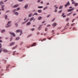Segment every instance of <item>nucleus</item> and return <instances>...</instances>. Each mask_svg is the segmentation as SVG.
Instances as JSON below:
<instances>
[{"mask_svg": "<svg viewBox=\"0 0 78 78\" xmlns=\"http://www.w3.org/2000/svg\"><path fill=\"white\" fill-rule=\"evenodd\" d=\"M19 32H20V36H21L22 34V30H18L16 31V33H19Z\"/></svg>", "mask_w": 78, "mask_h": 78, "instance_id": "f257e3e1", "label": "nucleus"}, {"mask_svg": "<svg viewBox=\"0 0 78 78\" xmlns=\"http://www.w3.org/2000/svg\"><path fill=\"white\" fill-rule=\"evenodd\" d=\"M69 5H70V2L69 1H68L66 5H65V8H66L67 6H69Z\"/></svg>", "mask_w": 78, "mask_h": 78, "instance_id": "f03ea898", "label": "nucleus"}, {"mask_svg": "<svg viewBox=\"0 0 78 78\" xmlns=\"http://www.w3.org/2000/svg\"><path fill=\"white\" fill-rule=\"evenodd\" d=\"M9 34H10L12 35V36H13L14 37H16V35H15V34H14V33H12V32H10Z\"/></svg>", "mask_w": 78, "mask_h": 78, "instance_id": "7ed1b4c3", "label": "nucleus"}, {"mask_svg": "<svg viewBox=\"0 0 78 78\" xmlns=\"http://www.w3.org/2000/svg\"><path fill=\"white\" fill-rule=\"evenodd\" d=\"M42 25H41L39 26V27L37 29V30H40L41 29V27H42Z\"/></svg>", "mask_w": 78, "mask_h": 78, "instance_id": "20e7f679", "label": "nucleus"}, {"mask_svg": "<svg viewBox=\"0 0 78 78\" xmlns=\"http://www.w3.org/2000/svg\"><path fill=\"white\" fill-rule=\"evenodd\" d=\"M14 44H15V42H12L10 44V46H12V45H14Z\"/></svg>", "mask_w": 78, "mask_h": 78, "instance_id": "39448f33", "label": "nucleus"}, {"mask_svg": "<svg viewBox=\"0 0 78 78\" xmlns=\"http://www.w3.org/2000/svg\"><path fill=\"white\" fill-rule=\"evenodd\" d=\"M56 25H57L56 23H54L52 24V27H53V26H54V27H53V28H54L55 27H56Z\"/></svg>", "mask_w": 78, "mask_h": 78, "instance_id": "423d86ee", "label": "nucleus"}, {"mask_svg": "<svg viewBox=\"0 0 78 78\" xmlns=\"http://www.w3.org/2000/svg\"><path fill=\"white\" fill-rule=\"evenodd\" d=\"M14 15H16V16H17L18 14H19V13H18V12H15L14 13Z\"/></svg>", "mask_w": 78, "mask_h": 78, "instance_id": "0eeeda50", "label": "nucleus"}, {"mask_svg": "<svg viewBox=\"0 0 78 78\" xmlns=\"http://www.w3.org/2000/svg\"><path fill=\"white\" fill-rule=\"evenodd\" d=\"M36 44V43H34L32 45H31V47H33V46H34Z\"/></svg>", "mask_w": 78, "mask_h": 78, "instance_id": "6e6552de", "label": "nucleus"}, {"mask_svg": "<svg viewBox=\"0 0 78 78\" xmlns=\"http://www.w3.org/2000/svg\"><path fill=\"white\" fill-rule=\"evenodd\" d=\"M72 13V12H71L70 13H68V14L67 15V16H70Z\"/></svg>", "mask_w": 78, "mask_h": 78, "instance_id": "1a4fd4ad", "label": "nucleus"}, {"mask_svg": "<svg viewBox=\"0 0 78 78\" xmlns=\"http://www.w3.org/2000/svg\"><path fill=\"white\" fill-rule=\"evenodd\" d=\"M3 51H4V52H7L8 51V50L6 49H3Z\"/></svg>", "mask_w": 78, "mask_h": 78, "instance_id": "9d476101", "label": "nucleus"}, {"mask_svg": "<svg viewBox=\"0 0 78 78\" xmlns=\"http://www.w3.org/2000/svg\"><path fill=\"white\" fill-rule=\"evenodd\" d=\"M4 32H5V30L3 29V30H2L1 31V33H4Z\"/></svg>", "mask_w": 78, "mask_h": 78, "instance_id": "9b49d317", "label": "nucleus"}, {"mask_svg": "<svg viewBox=\"0 0 78 78\" xmlns=\"http://www.w3.org/2000/svg\"><path fill=\"white\" fill-rule=\"evenodd\" d=\"M19 5H14L13 7V8H16V7H17Z\"/></svg>", "mask_w": 78, "mask_h": 78, "instance_id": "f8f14e48", "label": "nucleus"}, {"mask_svg": "<svg viewBox=\"0 0 78 78\" xmlns=\"http://www.w3.org/2000/svg\"><path fill=\"white\" fill-rule=\"evenodd\" d=\"M30 24H31V22H28L27 24H26V25H30Z\"/></svg>", "mask_w": 78, "mask_h": 78, "instance_id": "ddd939ff", "label": "nucleus"}, {"mask_svg": "<svg viewBox=\"0 0 78 78\" xmlns=\"http://www.w3.org/2000/svg\"><path fill=\"white\" fill-rule=\"evenodd\" d=\"M34 19V17H32L30 20V21H32Z\"/></svg>", "mask_w": 78, "mask_h": 78, "instance_id": "4468645a", "label": "nucleus"}, {"mask_svg": "<svg viewBox=\"0 0 78 78\" xmlns=\"http://www.w3.org/2000/svg\"><path fill=\"white\" fill-rule=\"evenodd\" d=\"M32 16V13H30L29 15V17H31Z\"/></svg>", "mask_w": 78, "mask_h": 78, "instance_id": "2eb2a0df", "label": "nucleus"}, {"mask_svg": "<svg viewBox=\"0 0 78 78\" xmlns=\"http://www.w3.org/2000/svg\"><path fill=\"white\" fill-rule=\"evenodd\" d=\"M38 12H39L40 13H41L42 12V10L40 9L38 10Z\"/></svg>", "mask_w": 78, "mask_h": 78, "instance_id": "dca6fc26", "label": "nucleus"}, {"mask_svg": "<svg viewBox=\"0 0 78 78\" xmlns=\"http://www.w3.org/2000/svg\"><path fill=\"white\" fill-rule=\"evenodd\" d=\"M38 20H41L42 19V17L41 16H39L38 18Z\"/></svg>", "mask_w": 78, "mask_h": 78, "instance_id": "f3484780", "label": "nucleus"}, {"mask_svg": "<svg viewBox=\"0 0 78 78\" xmlns=\"http://www.w3.org/2000/svg\"><path fill=\"white\" fill-rule=\"evenodd\" d=\"M55 31V30H52V31H51V33L52 34V35L54 34H55V33H54V32Z\"/></svg>", "mask_w": 78, "mask_h": 78, "instance_id": "a211bd4d", "label": "nucleus"}, {"mask_svg": "<svg viewBox=\"0 0 78 78\" xmlns=\"http://www.w3.org/2000/svg\"><path fill=\"white\" fill-rule=\"evenodd\" d=\"M74 5H75V6H78V3H74Z\"/></svg>", "mask_w": 78, "mask_h": 78, "instance_id": "6ab92c4d", "label": "nucleus"}, {"mask_svg": "<svg viewBox=\"0 0 78 78\" xmlns=\"http://www.w3.org/2000/svg\"><path fill=\"white\" fill-rule=\"evenodd\" d=\"M19 39H20V37H18L16 38V40L17 41H18V40H19Z\"/></svg>", "mask_w": 78, "mask_h": 78, "instance_id": "aec40b11", "label": "nucleus"}, {"mask_svg": "<svg viewBox=\"0 0 78 78\" xmlns=\"http://www.w3.org/2000/svg\"><path fill=\"white\" fill-rule=\"evenodd\" d=\"M28 5H26L24 6L25 8H27L28 7Z\"/></svg>", "mask_w": 78, "mask_h": 78, "instance_id": "412c9836", "label": "nucleus"}, {"mask_svg": "<svg viewBox=\"0 0 78 78\" xmlns=\"http://www.w3.org/2000/svg\"><path fill=\"white\" fill-rule=\"evenodd\" d=\"M11 23V21H9V22H8L7 25H9V24H10Z\"/></svg>", "mask_w": 78, "mask_h": 78, "instance_id": "4be33fe9", "label": "nucleus"}, {"mask_svg": "<svg viewBox=\"0 0 78 78\" xmlns=\"http://www.w3.org/2000/svg\"><path fill=\"white\" fill-rule=\"evenodd\" d=\"M4 17H5V19H6L8 17V16H7V15H5L4 16Z\"/></svg>", "mask_w": 78, "mask_h": 78, "instance_id": "5701e85b", "label": "nucleus"}, {"mask_svg": "<svg viewBox=\"0 0 78 78\" xmlns=\"http://www.w3.org/2000/svg\"><path fill=\"white\" fill-rule=\"evenodd\" d=\"M69 18H67L66 19V22H67L68 21H69Z\"/></svg>", "mask_w": 78, "mask_h": 78, "instance_id": "b1692460", "label": "nucleus"}, {"mask_svg": "<svg viewBox=\"0 0 78 78\" xmlns=\"http://www.w3.org/2000/svg\"><path fill=\"white\" fill-rule=\"evenodd\" d=\"M9 66H10V65H8L6 67V69H9Z\"/></svg>", "mask_w": 78, "mask_h": 78, "instance_id": "393cba45", "label": "nucleus"}, {"mask_svg": "<svg viewBox=\"0 0 78 78\" xmlns=\"http://www.w3.org/2000/svg\"><path fill=\"white\" fill-rule=\"evenodd\" d=\"M10 26H11V25H9L5 26V27H6V28H8V27H10Z\"/></svg>", "mask_w": 78, "mask_h": 78, "instance_id": "a878e982", "label": "nucleus"}, {"mask_svg": "<svg viewBox=\"0 0 78 78\" xmlns=\"http://www.w3.org/2000/svg\"><path fill=\"white\" fill-rule=\"evenodd\" d=\"M34 15H35V16H37V13H34V14L33 15V16Z\"/></svg>", "mask_w": 78, "mask_h": 78, "instance_id": "bb28decb", "label": "nucleus"}, {"mask_svg": "<svg viewBox=\"0 0 78 78\" xmlns=\"http://www.w3.org/2000/svg\"><path fill=\"white\" fill-rule=\"evenodd\" d=\"M63 7V6H60L59 8V9H62V7Z\"/></svg>", "mask_w": 78, "mask_h": 78, "instance_id": "cd10ccee", "label": "nucleus"}, {"mask_svg": "<svg viewBox=\"0 0 78 78\" xmlns=\"http://www.w3.org/2000/svg\"><path fill=\"white\" fill-rule=\"evenodd\" d=\"M17 48V46H16L12 48V50H13V49H15V48Z\"/></svg>", "mask_w": 78, "mask_h": 78, "instance_id": "c85d7f7f", "label": "nucleus"}, {"mask_svg": "<svg viewBox=\"0 0 78 78\" xmlns=\"http://www.w3.org/2000/svg\"><path fill=\"white\" fill-rule=\"evenodd\" d=\"M75 23H73L71 24V26L72 27V26H74L75 25Z\"/></svg>", "mask_w": 78, "mask_h": 78, "instance_id": "c756f323", "label": "nucleus"}, {"mask_svg": "<svg viewBox=\"0 0 78 78\" xmlns=\"http://www.w3.org/2000/svg\"><path fill=\"white\" fill-rule=\"evenodd\" d=\"M1 4H3V3L2 1H1L0 2V5H1V6L2 5H1Z\"/></svg>", "mask_w": 78, "mask_h": 78, "instance_id": "7c9ffc66", "label": "nucleus"}, {"mask_svg": "<svg viewBox=\"0 0 78 78\" xmlns=\"http://www.w3.org/2000/svg\"><path fill=\"white\" fill-rule=\"evenodd\" d=\"M16 52V51H15L13 52V55H15V53Z\"/></svg>", "mask_w": 78, "mask_h": 78, "instance_id": "2f4dec72", "label": "nucleus"}, {"mask_svg": "<svg viewBox=\"0 0 78 78\" xmlns=\"http://www.w3.org/2000/svg\"><path fill=\"white\" fill-rule=\"evenodd\" d=\"M16 11V9H13L12 10V12H15V11Z\"/></svg>", "mask_w": 78, "mask_h": 78, "instance_id": "473e14b6", "label": "nucleus"}, {"mask_svg": "<svg viewBox=\"0 0 78 78\" xmlns=\"http://www.w3.org/2000/svg\"><path fill=\"white\" fill-rule=\"evenodd\" d=\"M16 9V11H18L19 10V9H20V8L19 7Z\"/></svg>", "mask_w": 78, "mask_h": 78, "instance_id": "72a5a7b5", "label": "nucleus"}, {"mask_svg": "<svg viewBox=\"0 0 78 78\" xmlns=\"http://www.w3.org/2000/svg\"><path fill=\"white\" fill-rule=\"evenodd\" d=\"M47 9V7H45L43 9L44 10H45Z\"/></svg>", "mask_w": 78, "mask_h": 78, "instance_id": "f704fd0d", "label": "nucleus"}, {"mask_svg": "<svg viewBox=\"0 0 78 78\" xmlns=\"http://www.w3.org/2000/svg\"><path fill=\"white\" fill-rule=\"evenodd\" d=\"M3 50L2 48H1L0 49V53L2 51V50Z\"/></svg>", "mask_w": 78, "mask_h": 78, "instance_id": "c9c22d12", "label": "nucleus"}, {"mask_svg": "<svg viewBox=\"0 0 78 78\" xmlns=\"http://www.w3.org/2000/svg\"><path fill=\"white\" fill-rule=\"evenodd\" d=\"M68 12H70V11H71V9H69L67 10Z\"/></svg>", "mask_w": 78, "mask_h": 78, "instance_id": "e433bc0d", "label": "nucleus"}, {"mask_svg": "<svg viewBox=\"0 0 78 78\" xmlns=\"http://www.w3.org/2000/svg\"><path fill=\"white\" fill-rule=\"evenodd\" d=\"M15 25L16 26V27H18V24H17V23L15 24Z\"/></svg>", "mask_w": 78, "mask_h": 78, "instance_id": "4c0bfd02", "label": "nucleus"}, {"mask_svg": "<svg viewBox=\"0 0 78 78\" xmlns=\"http://www.w3.org/2000/svg\"><path fill=\"white\" fill-rule=\"evenodd\" d=\"M31 31H34V28H32L31 29Z\"/></svg>", "mask_w": 78, "mask_h": 78, "instance_id": "58836bf2", "label": "nucleus"}, {"mask_svg": "<svg viewBox=\"0 0 78 78\" xmlns=\"http://www.w3.org/2000/svg\"><path fill=\"white\" fill-rule=\"evenodd\" d=\"M50 16H51V15H48L47 16V18H48L49 17H50Z\"/></svg>", "mask_w": 78, "mask_h": 78, "instance_id": "ea45409f", "label": "nucleus"}, {"mask_svg": "<svg viewBox=\"0 0 78 78\" xmlns=\"http://www.w3.org/2000/svg\"><path fill=\"white\" fill-rule=\"evenodd\" d=\"M42 6H38V8H42Z\"/></svg>", "mask_w": 78, "mask_h": 78, "instance_id": "a19ab883", "label": "nucleus"}, {"mask_svg": "<svg viewBox=\"0 0 78 78\" xmlns=\"http://www.w3.org/2000/svg\"><path fill=\"white\" fill-rule=\"evenodd\" d=\"M66 26H67V27H69V23H68L67 24Z\"/></svg>", "mask_w": 78, "mask_h": 78, "instance_id": "79ce46f5", "label": "nucleus"}, {"mask_svg": "<svg viewBox=\"0 0 78 78\" xmlns=\"http://www.w3.org/2000/svg\"><path fill=\"white\" fill-rule=\"evenodd\" d=\"M23 0H18V1L19 2H23Z\"/></svg>", "mask_w": 78, "mask_h": 78, "instance_id": "37998d69", "label": "nucleus"}, {"mask_svg": "<svg viewBox=\"0 0 78 78\" xmlns=\"http://www.w3.org/2000/svg\"><path fill=\"white\" fill-rule=\"evenodd\" d=\"M2 44H1V43H0V48H2Z\"/></svg>", "mask_w": 78, "mask_h": 78, "instance_id": "c03bdc74", "label": "nucleus"}, {"mask_svg": "<svg viewBox=\"0 0 78 78\" xmlns=\"http://www.w3.org/2000/svg\"><path fill=\"white\" fill-rule=\"evenodd\" d=\"M26 22H27V21H25V22H23L22 23V24H24L25 23H26Z\"/></svg>", "mask_w": 78, "mask_h": 78, "instance_id": "a18cd8bd", "label": "nucleus"}, {"mask_svg": "<svg viewBox=\"0 0 78 78\" xmlns=\"http://www.w3.org/2000/svg\"><path fill=\"white\" fill-rule=\"evenodd\" d=\"M50 26H51V25L50 24H49L47 25V27H50Z\"/></svg>", "mask_w": 78, "mask_h": 78, "instance_id": "49530a36", "label": "nucleus"}, {"mask_svg": "<svg viewBox=\"0 0 78 78\" xmlns=\"http://www.w3.org/2000/svg\"><path fill=\"white\" fill-rule=\"evenodd\" d=\"M61 27H58L57 30H58V29H59V30H61Z\"/></svg>", "mask_w": 78, "mask_h": 78, "instance_id": "de8ad7c7", "label": "nucleus"}, {"mask_svg": "<svg viewBox=\"0 0 78 78\" xmlns=\"http://www.w3.org/2000/svg\"><path fill=\"white\" fill-rule=\"evenodd\" d=\"M48 29H47V28H46L45 29V31H47Z\"/></svg>", "mask_w": 78, "mask_h": 78, "instance_id": "09e8293b", "label": "nucleus"}, {"mask_svg": "<svg viewBox=\"0 0 78 78\" xmlns=\"http://www.w3.org/2000/svg\"><path fill=\"white\" fill-rule=\"evenodd\" d=\"M55 12H57V10L56 9H55L54 11Z\"/></svg>", "mask_w": 78, "mask_h": 78, "instance_id": "8fccbe9b", "label": "nucleus"}, {"mask_svg": "<svg viewBox=\"0 0 78 78\" xmlns=\"http://www.w3.org/2000/svg\"><path fill=\"white\" fill-rule=\"evenodd\" d=\"M74 10V8H73L72 9H71V10L72 11H73V10Z\"/></svg>", "mask_w": 78, "mask_h": 78, "instance_id": "3c124183", "label": "nucleus"}, {"mask_svg": "<svg viewBox=\"0 0 78 78\" xmlns=\"http://www.w3.org/2000/svg\"><path fill=\"white\" fill-rule=\"evenodd\" d=\"M5 7V5H3L2 6V7H1V8H4V7Z\"/></svg>", "mask_w": 78, "mask_h": 78, "instance_id": "603ef678", "label": "nucleus"}, {"mask_svg": "<svg viewBox=\"0 0 78 78\" xmlns=\"http://www.w3.org/2000/svg\"><path fill=\"white\" fill-rule=\"evenodd\" d=\"M61 12H62V10H60L58 12V13H61Z\"/></svg>", "mask_w": 78, "mask_h": 78, "instance_id": "864d4df0", "label": "nucleus"}, {"mask_svg": "<svg viewBox=\"0 0 78 78\" xmlns=\"http://www.w3.org/2000/svg\"><path fill=\"white\" fill-rule=\"evenodd\" d=\"M48 39H49V40H51V38L49 37L48 38Z\"/></svg>", "mask_w": 78, "mask_h": 78, "instance_id": "5fc2aeb1", "label": "nucleus"}, {"mask_svg": "<svg viewBox=\"0 0 78 78\" xmlns=\"http://www.w3.org/2000/svg\"><path fill=\"white\" fill-rule=\"evenodd\" d=\"M55 20V18H54V19L52 20V22H53V21H54Z\"/></svg>", "mask_w": 78, "mask_h": 78, "instance_id": "6e6d98bb", "label": "nucleus"}, {"mask_svg": "<svg viewBox=\"0 0 78 78\" xmlns=\"http://www.w3.org/2000/svg\"><path fill=\"white\" fill-rule=\"evenodd\" d=\"M66 17V15L63 16V18Z\"/></svg>", "mask_w": 78, "mask_h": 78, "instance_id": "4d7b16f0", "label": "nucleus"}, {"mask_svg": "<svg viewBox=\"0 0 78 78\" xmlns=\"http://www.w3.org/2000/svg\"><path fill=\"white\" fill-rule=\"evenodd\" d=\"M9 10L7 11H6V12H5V13H6L7 12H9Z\"/></svg>", "mask_w": 78, "mask_h": 78, "instance_id": "13d9d810", "label": "nucleus"}, {"mask_svg": "<svg viewBox=\"0 0 78 78\" xmlns=\"http://www.w3.org/2000/svg\"><path fill=\"white\" fill-rule=\"evenodd\" d=\"M64 13H62V16H64Z\"/></svg>", "mask_w": 78, "mask_h": 78, "instance_id": "bf43d9fd", "label": "nucleus"}, {"mask_svg": "<svg viewBox=\"0 0 78 78\" xmlns=\"http://www.w3.org/2000/svg\"><path fill=\"white\" fill-rule=\"evenodd\" d=\"M46 35H47V33H45L44 34V36H46Z\"/></svg>", "mask_w": 78, "mask_h": 78, "instance_id": "052dcab7", "label": "nucleus"}, {"mask_svg": "<svg viewBox=\"0 0 78 78\" xmlns=\"http://www.w3.org/2000/svg\"><path fill=\"white\" fill-rule=\"evenodd\" d=\"M75 29H76V28H75L73 27V30H75Z\"/></svg>", "mask_w": 78, "mask_h": 78, "instance_id": "680f3d73", "label": "nucleus"}, {"mask_svg": "<svg viewBox=\"0 0 78 78\" xmlns=\"http://www.w3.org/2000/svg\"><path fill=\"white\" fill-rule=\"evenodd\" d=\"M66 30V29H64L63 30H62L61 31V32H62V31H64V30Z\"/></svg>", "mask_w": 78, "mask_h": 78, "instance_id": "e2e57ef3", "label": "nucleus"}, {"mask_svg": "<svg viewBox=\"0 0 78 78\" xmlns=\"http://www.w3.org/2000/svg\"><path fill=\"white\" fill-rule=\"evenodd\" d=\"M41 2V1L40 0H39L37 1V3H39V2Z\"/></svg>", "mask_w": 78, "mask_h": 78, "instance_id": "0e129e2a", "label": "nucleus"}, {"mask_svg": "<svg viewBox=\"0 0 78 78\" xmlns=\"http://www.w3.org/2000/svg\"><path fill=\"white\" fill-rule=\"evenodd\" d=\"M76 13H74L73 14V16H75V15H76Z\"/></svg>", "mask_w": 78, "mask_h": 78, "instance_id": "69168bd1", "label": "nucleus"}, {"mask_svg": "<svg viewBox=\"0 0 78 78\" xmlns=\"http://www.w3.org/2000/svg\"><path fill=\"white\" fill-rule=\"evenodd\" d=\"M49 5V3H47L46 4V5Z\"/></svg>", "mask_w": 78, "mask_h": 78, "instance_id": "338daca9", "label": "nucleus"}, {"mask_svg": "<svg viewBox=\"0 0 78 78\" xmlns=\"http://www.w3.org/2000/svg\"><path fill=\"white\" fill-rule=\"evenodd\" d=\"M26 20H27V18H26L24 19V20L25 21Z\"/></svg>", "mask_w": 78, "mask_h": 78, "instance_id": "774afa93", "label": "nucleus"}]
</instances>
